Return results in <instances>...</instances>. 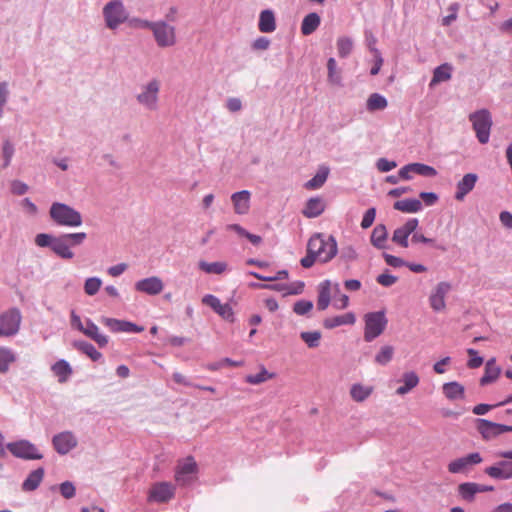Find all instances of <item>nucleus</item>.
<instances>
[{"instance_id": "obj_48", "label": "nucleus", "mask_w": 512, "mask_h": 512, "mask_svg": "<svg viewBox=\"0 0 512 512\" xmlns=\"http://www.w3.org/2000/svg\"><path fill=\"white\" fill-rule=\"evenodd\" d=\"M102 285V281L98 277L87 278L84 283V291L87 295L93 296L97 294Z\"/></svg>"}, {"instance_id": "obj_31", "label": "nucleus", "mask_w": 512, "mask_h": 512, "mask_svg": "<svg viewBox=\"0 0 512 512\" xmlns=\"http://www.w3.org/2000/svg\"><path fill=\"white\" fill-rule=\"evenodd\" d=\"M373 390L372 386L356 383L350 388V396L355 402H363L373 393Z\"/></svg>"}, {"instance_id": "obj_64", "label": "nucleus", "mask_w": 512, "mask_h": 512, "mask_svg": "<svg viewBox=\"0 0 512 512\" xmlns=\"http://www.w3.org/2000/svg\"><path fill=\"white\" fill-rule=\"evenodd\" d=\"M396 167L394 161H389L385 158H380L377 162V168L381 172H388Z\"/></svg>"}, {"instance_id": "obj_47", "label": "nucleus", "mask_w": 512, "mask_h": 512, "mask_svg": "<svg viewBox=\"0 0 512 512\" xmlns=\"http://www.w3.org/2000/svg\"><path fill=\"white\" fill-rule=\"evenodd\" d=\"M410 167L413 169V173L425 176V177H434L437 175V171L432 166L422 164V163H411Z\"/></svg>"}, {"instance_id": "obj_59", "label": "nucleus", "mask_w": 512, "mask_h": 512, "mask_svg": "<svg viewBox=\"0 0 512 512\" xmlns=\"http://www.w3.org/2000/svg\"><path fill=\"white\" fill-rule=\"evenodd\" d=\"M383 257H384L385 262L389 266H392L394 268H399V267L406 265V262L400 257L394 256V255H391L388 253H384Z\"/></svg>"}, {"instance_id": "obj_41", "label": "nucleus", "mask_w": 512, "mask_h": 512, "mask_svg": "<svg viewBox=\"0 0 512 512\" xmlns=\"http://www.w3.org/2000/svg\"><path fill=\"white\" fill-rule=\"evenodd\" d=\"M16 361L14 352L9 348H0V373H6L9 366Z\"/></svg>"}, {"instance_id": "obj_12", "label": "nucleus", "mask_w": 512, "mask_h": 512, "mask_svg": "<svg viewBox=\"0 0 512 512\" xmlns=\"http://www.w3.org/2000/svg\"><path fill=\"white\" fill-rule=\"evenodd\" d=\"M21 319V313L17 308L9 309L0 315V323L5 337L18 333Z\"/></svg>"}, {"instance_id": "obj_51", "label": "nucleus", "mask_w": 512, "mask_h": 512, "mask_svg": "<svg viewBox=\"0 0 512 512\" xmlns=\"http://www.w3.org/2000/svg\"><path fill=\"white\" fill-rule=\"evenodd\" d=\"M56 237L46 233H40L35 237V244L39 247H51L53 246Z\"/></svg>"}, {"instance_id": "obj_39", "label": "nucleus", "mask_w": 512, "mask_h": 512, "mask_svg": "<svg viewBox=\"0 0 512 512\" xmlns=\"http://www.w3.org/2000/svg\"><path fill=\"white\" fill-rule=\"evenodd\" d=\"M52 371L58 378L60 383H64L72 374V369L68 362L65 360H59L52 366Z\"/></svg>"}, {"instance_id": "obj_35", "label": "nucleus", "mask_w": 512, "mask_h": 512, "mask_svg": "<svg viewBox=\"0 0 512 512\" xmlns=\"http://www.w3.org/2000/svg\"><path fill=\"white\" fill-rule=\"evenodd\" d=\"M457 491L459 496L467 501L472 502L475 499V495L478 493V483L475 482H465L461 483L457 487Z\"/></svg>"}, {"instance_id": "obj_23", "label": "nucleus", "mask_w": 512, "mask_h": 512, "mask_svg": "<svg viewBox=\"0 0 512 512\" xmlns=\"http://www.w3.org/2000/svg\"><path fill=\"white\" fill-rule=\"evenodd\" d=\"M325 210V203L319 197L310 198L302 211L303 215L307 218H315L323 213Z\"/></svg>"}, {"instance_id": "obj_33", "label": "nucleus", "mask_w": 512, "mask_h": 512, "mask_svg": "<svg viewBox=\"0 0 512 512\" xmlns=\"http://www.w3.org/2000/svg\"><path fill=\"white\" fill-rule=\"evenodd\" d=\"M393 207L404 213H416L422 209V203L418 199H403L396 201Z\"/></svg>"}, {"instance_id": "obj_38", "label": "nucleus", "mask_w": 512, "mask_h": 512, "mask_svg": "<svg viewBox=\"0 0 512 512\" xmlns=\"http://www.w3.org/2000/svg\"><path fill=\"white\" fill-rule=\"evenodd\" d=\"M355 316L353 313H346L344 315L327 318L324 320V327L328 329L335 328L341 325L354 324Z\"/></svg>"}, {"instance_id": "obj_1", "label": "nucleus", "mask_w": 512, "mask_h": 512, "mask_svg": "<svg viewBox=\"0 0 512 512\" xmlns=\"http://www.w3.org/2000/svg\"><path fill=\"white\" fill-rule=\"evenodd\" d=\"M308 251L313 253L319 262L326 263L337 254V242L333 236L325 237L321 233L313 235L307 244Z\"/></svg>"}, {"instance_id": "obj_14", "label": "nucleus", "mask_w": 512, "mask_h": 512, "mask_svg": "<svg viewBox=\"0 0 512 512\" xmlns=\"http://www.w3.org/2000/svg\"><path fill=\"white\" fill-rule=\"evenodd\" d=\"M451 290V285L448 282H439L432 290L429 296L430 307L436 311L441 312L446 309V296Z\"/></svg>"}, {"instance_id": "obj_36", "label": "nucleus", "mask_w": 512, "mask_h": 512, "mask_svg": "<svg viewBox=\"0 0 512 512\" xmlns=\"http://www.w3.org/2000/svg\"><path fill=\"white\" fill-rule=\"evenodd\" d=\"M329 175V169L327 167H320L316 175L305 183L307 190H316L321 188L326 182Z\"/></svg>"}, {"instance_id": "obj_20", "label": "nucleus", "mask_w": 512, "mask_h": 512, "mask_svg": "<svg viewBox=\"0 0 512 512\" xmlns=\"http://www.w3.org/2000/svg\"><path fill=\"white\" fill-rule=\"evenodd\" d=\"M493 479L508 480L512 478V461H500L484 470Z\"/></svg>"}, {"instance_id": "obj_42", "label": "nucleus", "mask_w": 512, "mask_h": 512, "mask_svg": "<svg viewBox=\"0 0 512 512\" xmlns=\"http://www.w3.org/2000/svg\"><path fill=\"white\" fill-rule=\"evenodd\" d=\"M199 268L208 274H222L227 270V264L225 262H212L208 263L205 261L199 262Z\"/></svg>"}, {"instance_id": "obj_11", "label": "nucleus", "mask_w": 512, "mask_h": 512, "mask_svg": "<svg viewBox=\"0 0 512 512\" xmlns=\"http://www.w3.org/2000/svg\"><path fill=\"white\" fill-rule=\"evenodd\" d=\"M483 461L478 452L470 453L449 462L447 469L451 474L468 473L472 466L478 465Z\"/></svg>"}, {"instance_id": "obj_32", "label": "nucleus", "mask_w": 512, "mask_h": 512, "mask_svg": "<svg viewBox=\"0 0 512 512\" xmlns=\"http://www.w3.org/2000/svg\"><path fill=\"white\" fill-rule=\"evenodd\" d=\"M321 19L317 13H309L301 23V33L305 36L312 34L319 27Z\"/></svg>"}, {"instance_id": "obj_61", "label": "nucleus", "mask_w": 512, "mask_h": 512, "mask_svg": "<svg viewBox=\"0 0 512 512\" xmlns=\"http://www.w3.org/2000/svg\"><path fill=\"white\" fill-rule=\"evenodd\" d=\"M91 340H93L94 342L97 343V345L100 347V348H103L105 347L108 342H109V338L108 336L102 334L99 330V328L97 330H95V332L92 333V335H90L89 337Z\"/></svg>"}, {"instance_id": "obj_27", "label": "nucleus", "mask_w": 512, "mask_h": 512, "mask_svg": "<svg viewBox=\"0 0 512 512\" xmlns=\"http://www.w3.org/2000/svg\"><path fill=\"white\" fill-rule=\"evenodd\" d=\"M442 390L445 397L451 401L464 399L465 397L464 386L456 381L443 384Z\"/></svg>"}, {"instance_id": "obj_43", "label": "nucleus", "mask_w": 512, "mask_h": 512, "mask_svg": "<svg viewBox=\"0 0 512 512\" xmlns=\"http://www.w3.org/2000/svg\"><path fill=\"white\" fill-rule=\"evenodd\" d=\"M74 347L86 354L89 358H91L93 361H97L102 357V354L96 350V348L84 341H79L74 343Z\"/></svg>"}, {"instance_id": "obj_57", "label": "nucleus", "mask_w": 512, "mask_h": 512, "mask_svg": "<svg viewBox=\"0 0 512 512\" xmlns=\"http://www.w3.org/2000/svg\"><path fill=\"white\" fill-rule=\"evenodd\" d=\"M376 280L380 285L390 287L397 282L398 278L388 273H382L377 276Z\"/></svg>"}, {"instance_id": "obj_56", "label": "nucleus", "mask_w": 512, "mask_h": 512, "mask_svg": "<svg viewBox=\"0 0 512 512\" xmlns=\"http://www.w3.org/2000/svg\"><path fill=\"white\" fill-rule=\"evenodd\" d=\"M375 216H376V209L375 208L368 209L365 212L363 219L361 221V227L363 229H367V228L371 227L375 220Z\"/></svg>"}, {"instance_id": "obj_3", "label": "nucleus", "mask_w": 512, "mask_h": 512, "mask_svg": "<svg viewBox=\"0 0 512 512\" xmlns=\"http://www.w3.org/2000/svg\"><path fill=\"white\" fill-rule=\"evenodd\" d=\"M85 239L86 233L84 232L64 234L56 237L52 251L63 259H72L74 253L71 251L70 246L80 245Z\"/></svg>"}, {"instance_id": "obj_16", "label": "nucleus", "mask_w": 512, "mask_h": 512, "mask_svg": "<svg viewBox=\"0 0 512 512\" xmlns=\"http://www.w3.org/2000/svg\"><path fill=\"white\" fill-rule=\"evenodd\" d=\"M419 225L417 218H411L406 221L405 224L394 230L392 235V241L402 248L409 246L408 238L414 233Z\"/></svg>"}, {"instance_id": "obj_34", "label": "nucleus", "mask_w": 512, "mask_h": 512, "mask_svg": "<svg viewBox=\"0 0 512 512\" xmlns=\"http://www.w3.org/2000/svg\"><path fill=\"white\" fill-rule=\"evenodd\" d=\"M500 371V368L496 365L495 359L488 360L485 365L484 375L480 379V384L486 385L495 381L500 375Z\"/></svg>"}, {"instance_id": "obj_37", "label": "nucleus", "mask_w": 512, "mask_h": 512, "mask_svg": "<svg viewBox=\"0 0 512 512\" xmlns=\"http://www.w3.org/2000/svg\"><path fill=\"white\" fill-rule=\"evenodd\" d=\"M452 66L448 63L442 64L435 68L430 86H434L440 82L448 81L451 78Z\"/></svg>"}, {"instance_id": "obj_40", "label": "nucleus", "mask_w": 512, "mask_h": 512, "mask_svg": "<svg viewBox=\"0 0 512 512\" xmlns=\"http://www.w3.org/2000/svg\"><path fill=\"white\" fill-rule=\"evenodd\" d=\"M367 110L374 112L377 110H384L388 106L387 99L378 93H373L367 99Z\"/></svg>"}, {"instance_id": "obj_25", "label": "nucleus", "mask_w": 512, "mask_h": 512, "mask_svg": "<svg viewBox=\"0 0 512 512\" xmlns=\"http://www.w3.org/2000/svg\"><path fill=\"white\" fill-rule=\"evenodd\" d=\"M387 240L388 232L386 226L383 224L376 225L371 233V244L377 249H384L386 248Z\"/></svg>"}, {"instance_id": "obj_55", "label": "nucleus", "mask_w": 512, "mask_h": 512, "mask_svg": "<svg viewBox=\"0 0 512 512\" xmlns=\"http://www.w3.org/2000/svg\"><path fill=\"white\" fill-rule=\"evenodd\" d=\"M14 154V147L9 141H5L2 147V156L4 158V167H8L10 165L11 159Z\"/></svg>"}, {"instance_id": "obj_21", "label": "nucleus", "mask_w": 512, "mask_h": 512, "mask_svg": "<svg viewBox=\"0 0 512 512\" xmlns=\"http://www.w3.org/2000/svg\"><path fill=\"white\" fill-rule=\"evenodd\" d=\"M478 180V176L474 173H468L457 183L455 199L462 201L465 196L471 192Z\"/></svg>"}, {"instance_id": "obj_45", "label": "nucleus", "mask_w": 512, "mask_h": 512, "mask_svg": "<svg viewBox=\"0 0 512 512\" xmlns=\"http://www.w3.org/2000/svg\"><path fill=\"white\" fill-rule=\"evenodd\" d=\"M300 337L309 348H316L320 344L322 334L320 331L301 332Z\"/></svg>"}, {"instance_id": "obj_22", "label": "nucleus", "mask_w": 512, "mask_h": 512, "mask_svg": "<svg viewBox=\"0 0 512 512\" xmlns=\"http://www.w3.org/2000/svg\"><path fill=\"white\" fill-rule=\"evenodd\" d=\"M251 194L247 190H242L232 194L231 201L234 206V211L237 214H247L250 209Z\"/></svg>"}, {"instance_id": "obj_4", "label": "nucleus", "mask_w": 512, "mask_h": 512, "mask_svg": "<svg viewBox=\"0 0 512 512\" xmlns=\"http://www.w3.org/2000/svg\"><path fill=\"white\" fill-rule=\"evenodd\" d=\"M476 137L481 144H486L490 138L492 118L488 110L482 109L469 115Z\"/></svg>"}, {"instance_id": "obj_24", "label": "nucleus", "mask_w": 512, "mask_h": 512, "mask_svg": "<svg viewBox=\"0 0 512 512\" xmlns=\"http://www.w3.org/2000/svg\"><path fill=\"white\" fill-rule=\"evenodd\" d=\"M419 376L414 371L405 372L402 375L401 382L403 385L399 386L396 390L398 395H405L413 390L419 384Z\"/></svg>"}, {"instance_id": "obj_52", "label": "nucleus", "mask_w": 512, "mask_h": 512, "mask_svg": "<svg viewBox=\"0 0 512 512\" xmlns=\"http://www.w3.org/2000/svg\"><path fill=\"white\" fill-rule=\"evenodd\" d=\"M468 355L470 356V359L468 360L467 366L469 368L475 369L479 368L483 364V358L478 356V353L476 350L469 348L467 350Z\"/></svg>"}, {"instance_id": "obj_53", "label": "nucleus", "mask_w": 512, "mask_h": 512, "mask_svg": "<svg viewBox=\"0 0 512 512\" xmlns=\"http://www.w3.org/2000/svg\"><path fill=\"white\" fill-rule=\"evenodd\" d=\"M313 308L311 301L300 300L294 304L293 311L298 315H305Z\"/></svg>"}, {"instance_id": "obj_7", "label": "nucleus", "mask_w": 512, "mask_h": 512, "mask_svg": "<svg viewBox=\"0 0 512 512\" xmlns=\"http://www.w3.org/2000/svg\"><path fill=\"white\" fill-rule=\"evenodd\" d=\"M158 47L168 48L177 43L176 29L165 21L154 22L151 28Z\"/></svg>"}, {"instance_id": "obj_5", "label": "nucleus", "mask_w": 512, "mask_h": 512, "mask_svg": "<svg viewBox=\"0 0 512 512\" xmlns=\"http://www.w3.org/2000/svg\"><path fill=\"white\" fill-rule=\"evenodd\" d=\"M364 339L371 342L380 336L386 328L387 319L383 311L371 312L365 315Z\"/></svg>"}, {"instance_id": "obj_13", "label": "nucleus", "mask_w": 512, "mask_h": 512, "mask_svg": "<svg viewBox=\"0 0 512 512\" xmlns=\"http://www.w3.org/2000/svg\"><path fill=\"white\" fill-rule=\"evenodd\" d=\"M159 89L160 84L158 80L150 81L143 86L142 92L137 95L138 102L148 109L154 110L158 101Z\"/></svg>"}, {"instance_id": "obj_15", "label": "nucleus", "mask_w": 512, "mask_h": 512, "mask_svg": "<svg viewBox=\"0 0 512 512\" xmlns=\"http://www.w3.org/2000/svg\"><path fill=\"white\" fill-rule=\"evenodd\" d=\"M202 303L209 306L215 313H217L222 319L234 322V312L230 304L221 303L219 298L212 294H207L202 298Z\"/></svg>"}, {"instance_id": "obj_28", "label": "nucleus", "mask_w": 512, "mask_h": 512, "mask_svg": "<svg viewBox=\"0 0 512 512\" xmlns=\"http://www.w3.org/2000/svg\"><path fill=\"white\" fill-rule=\"evenodd\" d=\"M258 28L262 33H272L276 29V21L273 11L263 10L259 16Z\"/></svg>"}, {"instance_id": "obj_29", "label": "nucleus", "mask_w": 512, "mask_h": 512, "mask_svg": "<svg viewBox=\"0 0 512 512\" xmlns=\"http://www.w3.org/2000/svg\"><path fill=\"white\" fill-rule=\"evenodd\" d=\"M44 474L45 472L43 468H38L32 471L22 483V490L26 492L36 490L41 484L44 478Z\"/></svg>"}, {"instance_id": "obj_58", "label": "nucleus", "mask_w": 512, "mask_h": 512, "mask_svg": "<svg viewBox=\"0 0 512 512\" xmlns=\"http://www.w3.org/2000/svg\"><path fill=\"white\" fill-rule=\"evenodd\" d=\"M60 492L64 498L71 499L75 495V486L69 481L63 482L60 485Z\"/></svg>"}, {"instance_id": "obj_18", "label": "nucleus", "mask_w": 512, "mask_h": 512, "mask_svg": "<svg viewBox=\"0 0 512 512\" xmlns=\"http://www.w3.org/2000/svg\"><path fill=\"white\" fill-rule=\"evenodd\" d=\"M101 323L105 325L111 332H128V333H139L143 331V327H139L136 324L124 320H118L115 318L102 317Z\"/></svg>"}, {"instance_id": "obj_8", "label": "nucleus", "mask_w": 512, "mask_h": 512, "mask_svg": "<svg viewBox=\"0 0 512 512\" xmlns=\"http://www.w3.org/2000/svg\"><path fill=\"white\" fill-rule=\"evenodd\" d=\"M103 15L108 28L115 29L125 22L128 14L123 3L119 0L111 1L103 8Z\"/></svg>"}, {"instance_id": "obj_46", "label": "nucleus", "mask_w": 512, "mask_h": 512, "mask_svg": "<svg viewBox=\"0 0 512 512\" xmlns=\"http://www.w3.org/2000/svg\"><path fill=\"white\" fill-rule=\"evenodd\" d=\"M273 377L274 374L269 373L264 367H262L259 373L246 376L245 381L252 385H258L272 379Z\"/></svg>"}, {"instance_id": "obj_49", "label": "nucleus", "mask_w": 512, "mask_h": 512, "mask_svg": "<svg viewBox=\"0 0 512 512\" xmlns=\"http://www.w3.org/2000/svg\"><path fill=\"white\" fill-rule=\"evenodd\" d=\"M327 68H328V80L329 82L333 84H340L341 82V75L340 72L337 70V63L334 58H329L327 62Z\"/></svg>"}, {"instance_id": "obj_19", "label": "nucleus", "mask_w": 512, "mask_h": 512, "mask_svg": "<svg viewBox=\"0 0 512 512\" xmlns=\"http://www.w3.org/2000/svg\"><path fill=\"white\" fill-rule=\"evenodd\" d=\"M135 289L148 295H158L163 291L164 284L159 277L152 276L136 282Z\"/></svg>"}, {"instance_id": "obj_44", "label": "nucleus", "mask_w": 512, "mask_h": 512, "mask_svg": "<svg viewBox=\"0 0 512 512\" xmlns=\"http://www.w3.org/2000/svg\"><path fill=\"white\" fill-rule=\"evenodd\" d=\"M394 348L390 345L382 346L375 356V362L379 365H387L393 358Z\"/></svg>"}, {"instance_id": "obj_26", "label": "nucleus", "mask_w": 512, "mask_h": 512, "mask_svg": "<svg viewBox=\"0 0 512 512\" xmlns=\"http://www.w3.org/2000/svg\"><path fill=\"white\" fill-rule=\"evenodd\" d=\"M477 428L484 439H492L500 435L499 424L486 419H478Z\"/></svg>"}, {"instance_id": "obj_10", "label": "nucleus", "mask_w": 512, "mask_h": 512, "mask_svg": "<svg viewBox=\"0 0 512 512\" xmlns=\"http://www.w3.org/2000/svg\"><path fill=\"white\" fill-rule=\"evenodd\" d=\"M7 449L17 458L26 460H39L43 458L37 447L27 440L8 443Z\"/></svg>"}, {"instance_id": "obj_50", "label": "nucleus", "mask_w": 512, "mask_h": 512, "mask_svg": "<svg viewBox=\"0 0 512 512\" xmlns=\"http://www.w3.org/2000/svg\"><path fill=\"white\" fill-rule=\"evenodd\" d=\"M353 48V42L348 37H341L337 40V50L340 57L348 56Z\"/></svg>"}, {"instance_id": "obj_54", "label": "nucleus", "mask_w": 512, "mask_h": 512, "mask_svg": "<svg viewBox=\"0 0 512 512\" xmlns=\"http://www.w3.org/2000/svg\"><path fill=\"white\" fill-rule=\"evenodd\" d=\"M460 8V5L458 3H453L448 7V11L450 12L449 15L445 16L442 19V24L444 26H449L453 21L457 19V13Z\"/></svg>"}, {"instance_id": "obj_9", "label": "nucleus", "mask_w": 512, "mask_h": 512, "mask_svg": "<svg viewBox=\"0 0 512 512\" xmlns=\"http://www.w3.org/2000/svg\"><path fill=\"white\" fill-rule=\"evenodd\" d=\"M176 486L171 482H156L151 485L147 501L151 503H167L174 498Z\"/></svg>"}, {"instance_id": "obj_17", "label": "nucleus", "mask_w": 512, "mask_h": 512, "mask_svg": "<svg viewBox=\"0 0 512 512\" xmlns=\"http://www.w3.org/2000/svg\"><path fill=\"white\" fill-rule=\"evenodd\" d=\"M52 444L59 454L65 455L77 446V439L72 432L65 431L55 435Z\"/></svg>"}, {"instance_id": "obj_30", "label": "nucleus", "mask_w": 512, "mask_h": 512, "mask_svg": "<svg viewBox=\"0 0 512 512\" xmlns=\"http://www.w3.org/2000/svg\"><path fill=\"white\" fill-rule=\"evenodd\" d=\"M330 298L331 282L329 280H325L321 282L318 287L317 308L319 310H325L329 306Z\"/></svg>"}, {"instance_id": "obj_63", "label": "nucleus", "mask_w": 512, "mask_h": 512, "mask_svg": "<svg viewBox=\"0 0 512 512\" xmlns=\"http://www.w3.org/2000/svg\"><path fill=\"white\" fill-rule=\"evenodd\" d=\"M8 94H9V91H8L7 83L0 82V118L2 117L3 107L7 102Z\"/></svg>"}, {"instance_id": "obj_6", "label": "nucleus", "mask_w": 512, "mask_h": 512, "mask_svg": "<svg viewBox=\"0 0 512 512\" xmlns=\"http://www.w3.org/2000/svg\"><path fill=\"white\" fill-rule=\"evenodd\" d=\"M198 465L192 456H188L177 462L175 468V481L180 486H186L196 479Z\"/></svg>"}, {"instance_id": "obj_60", "label": "nucleus", "mask_w": 512, "mask_h": 512, "mask_svg": "<svg viewBox=\"0 0 512 512\" xmlns=\"http://www.w3.org/2000/svg\"><path fill=\"white\" fill-rule=\"evenodd\" d=\"M250 274L253 277H255L259 280H263V281H276V280L285 279L288 277V271H286V270L278 271L275 275H273V277H262V275H260L256 272H251Z\"/></svg>"}, {"instance_id": "obj_2", "label": "nucleus", "mask_w": 512, "mask_h": 512, "mask_svg": "<svg viewBox=\"0 0 512 512\" xmlns=\"http://www.w3.org/2000/svg\"><path fill=\"white\" fill-rule=\"evenodd\" d=\"M49 215L60 226L78 227L83 222L80 212L60 202H54L51 205Z\"/></svg>"}, {"instance_id": "obj_62", "label": "nucleus", "mask_w": 512, "mask_h": 512, "mask_svg": "<svg viewBox=\"0 0 512 512\" xmlns=\"http://www.w3.org/2000/svg\"><path fill=\"white\" fill-rule=\"evenodd\" d=\"M28 189V185L22 181L14 180L11 183V192L15 195H24Z\"/></svg>"}]
</instances>
